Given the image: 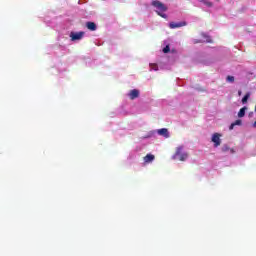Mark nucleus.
I'll use <instances>...</instances> for the list:
<instances>
[{"label": "nucleus", "mask_w": 256, "mask_h": 256, "mask_svg": "<svg viewBox=\"0 0 256 256\" xmlns=\"http://www.w3.org/2000/svg\"><path fill=\"white\" fill-rule=\"evenodd\" d=\"M152 6L157 9V15H159L163 19H167V14H165V11H167V6H165V4H163L161 1L153 0Z\"/></svg>", "instance_id": "nucleus-1"}, {"label": "nucleus", "mask_w": 256, "mask_h": 256, "mask_svg": "<svg viewBox=\"0 0 256 256\" xmlns=\"http://www.w3.org/2000/svg\"><path fill=\"white\" fill-rule=\"evenodd\" d=\"M128 95H129V98L133 101L134 99H137L139 97V90L133 89L130 91Z\"/></svg>", "instance_id": "nucleus-6"}, {"label": "nucleus", "mask_w": 256, "mask_h": 256, "mask_svg": "<svg viewBox=\"0 0 256 256\" xmlns=\"http://www.w3.org/2000/svg\"><path fill=\"white\" fill-rule=\"evenodd\" d=\"M86 27L89 31H97V24L95 22H87Z\"/></svg>", "instance_id": "nucleus-8"}, {"label": "nucleus", "mask_w": 256, "mask_h": 256, "mask_svg": "<svg viewBox=\"0 0 256 256\" xmlns=\"http://www.w3.org/2000/svg\"><path fill=\"white\" fill-rule=\"evenodd\" d=\"M249 97H250V95H249V93H247V94L242 98V103H243V104L247 103V101H249Z\"/></svg>", "instance_id": "nucleus-11"}, {"label": "nucleus", "mask_w": 256, "mask_h": 256, "mask_svg": "<svg viewBox=\"0 0 256 256\" xmlns=\"http://www.w3.org/2000/svg\"><path fill=\"white\" fill-rule=\"evenodd\" d=\"M238 94L241 95V91H239Z\"/></svg>", "instance_id": "nucleus-20"}, {"label": "nucleus", "mask_w": 256, "mask_h": 256, "mask_svg": "<svg viewBox=\"0 0 256 256\" xmlns=\"http://www.w3.org/2000/svg\"><path fill=\"white\" fill-rule=\"evenodd\" d=\"M212 143H214V147H219V145H221V134L214 133L212 136Z\"/></svg>", "instance_id": "nucleus-5"}, {"label": "nucleus", "mask_w": 256, "mask_h": 256, "mask_svg": "<svg viewBox=\"0 0 256 256\" xmlns=\"http://www.w3.org/2000/svg\"><path fill=\"white\" fill-rule=\"evenodd\" d=\"M231 148H229V146H227V145H224L223 147H222V152L223 153H227V151H229Z\"/></svg>", "instance_id": "nucleus-14"}, {"label": "nucleus", "mask_w": 256, "mask_h": 256, "mask_svg": "<svg viewBox=\"0 0 256 256\" xmlns=\"http://www.w3.org/2000/svg\"><path fill=\"white\" fill-rule=\"evenodd\" d=\"M85 36V32L80 31V32H72L70 34L71 40L72 41H80V39H83Z\"/></svg>", "instance_id": "nucleus-3"}, {"label": "nucleus", "mask_w": 256, "mask_h": 256, "mask_svg": "<svg viewBox=\"0 0 256 256\" xmlns=\"http://www.w3.org/2000/svg\"><path fill=\"white\" fill-rule=\"evenodd\" d=\"M169 51H171V48L169 47V45H167V46L163 49V53H169Z\"/></svg>", "instance_id": "nucleus-16"}, {"label": "nucleus", "mask_w": 256, "mask_h": 256, "mask_svg": "<svg viewBox=\"0 0 256 256\" xmlns=\"http://www.w3.org/2000/svg\"><path fill=\"white\" fill-rule=\"evenodd\" d=\"M245 111H247V107H243L238 112V117H245Z\"/></svg>", "instance_id": "nucleus-10"}, {"label": "nucleus", "mask_w": 256, "mask_h": 256, "mask_svg": "<svg viewBox=\"0 0 256 256\" xmlns=\"http://www.w3.org/2000/svg\"><path fill=\"white\" fill-rule=\"evenodd\" d=\"M233 124H234V126H241V125H243V121H241V120H236L235 122H233Z\"/></svg>", "instance_id": "nucleus-15"}, {"label": "nucleus", "mask_w": 256, "mask_h": 256, "mask_svg": "<svg viewBox=\"0 0 256 256\" xmlns=\"http://www.w3.org/2000/svg\"><path fill=\"white\" fill-rule=\"evenodd\" d=\"M153 161H155V155H153V154H147L144 157V162L145 163H153Z\"/></svg>", "instance_id": "nucleus-9"}, {"label": "nucleus", "mask_w": 256, "mask_h": 256, "mask_svg": "<svg viewBox=\"0 0 256 256\" xmlns=\"http://www.w3.org/2000/svg\"><path fill=\"white\" fill-rule=\"evenodd\" d=\"M227 81L229 82V83H234L235 82V77H233V76H227Z\"/></svg>", "instance_id": "nucleus-13"}, {"label": "nucleus", "mask_w": 256, "mask_h": 256, "mask_svg": "<svg viewBox=\"0 0 256 256\" xmlns=\"http://www.w3.org/2000/svg\"><path fill=\"white\" fill-rule=\"evenodd\" d=\"M152 68L154 69V71H157V64H153Z\"/></svg>", "instance_id": "nucleus-18"}, {"label": "nucleus", "mask_w": 256, "mask_h": 256, "mask_svg": "<svg viewBox=\"0 0 256 256\" xmlns=\"http://www.w3.org/2000/svg\"><path fill=\"white\" fill-rule=\"evenodd\" d=\"M233 129H235V124H234V123H232V124L230 125V127H229V130H230V131H233Z\"/></svg>", "instance_id": "nucleus-17"}, {"label": "nucleus", "mask_w": 256, "mask_h": 256, "mask_svg": "<svg viewBox=\"0 0 256 256\" xmlns=\"http://www.w3.org/2000/svg\"><path fill=\"white\" fill-rule=\"evenodd\" d=\"M188 157L189 154L183 153V146H179L176 148L174 159H178L179 161H186Z\"/></svg>", "instance_id": "nucleus-2"}, {"label": "nucleus", "mask_w": 256, "mask_h": 256, "mask_svg": "<svg viewBox=\"0 0 256 256\" xmlns=\"http://www.w3.org/2000/svg\"><path fill=\"white\" fill-rule=\"evenodd\" d=\"M187 25V22L182 21V22H170L169 23V28L170 29H179V27H185Z\"/></svg>", "instance_id": "nucleus-4"}, {"label": "nucleus", "mask_w": 256, "mask_h": 256, "mask_svg": "<svg viewBox=\"0 0 256 256\" xmlns=\"http://www.w3.org/2000/svg\"><path fill=\"white\" fill-rule=\"evenodd\" d=\"M230 151H231V153H235V151L233 149H231Z\"/></svg>", "instance_id": "nucleus-19"}, {"label": "nucleus", "mask_w": 256, "mask_h": 256, "mask_svg": "<svg viewBox=\"0 0 256 256\" xmlns=\"http://www.w3.org/2000/svg\"><path fill=\"white\" fill-rule=\"evenodd\" d=\"M158 135H161L162 137L169 139V130H167V128H161L158 130Z\"/></svg>", "instance_id": "nucleus-7"}, {"label": "nucleus", "mask_w": 256, "mask_h": 256, "mask_svg": "<svg viewBox=\"0 0 256 256\" xmlns=\"http://www.w3.org/2000/svg\"><path fill=\"white\" fill-rule=\"evenodd\" d=\"M201 1V3H203V0H200Z\"/></svg>", "instance_id": "nucleus-21"}, {"label": "nucleus", "mask_w": 256, "mask_h": 256, "mask_svg": "<svg viewBox=\"0 0 256 256\" xmlns=\"http://www.w3.org/2000/svg\"><path fill=\"white\" fill-rule=\"evenodd\" d=\"M202 3H204V5H207V7H213V3L207 0H202Z\"/></svg>", "instance_id": "nucleus-12"}]
</instances>
